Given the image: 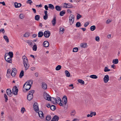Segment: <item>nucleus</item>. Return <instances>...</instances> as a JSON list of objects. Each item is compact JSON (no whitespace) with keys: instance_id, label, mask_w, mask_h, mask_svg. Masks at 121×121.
Wrapping results in <instances>:
<instances>
[{"instance_id":"1","label":"nucleus","mask_w":121,"mask_h":121,"mask_svg":"<svg viewBox=\"0 0 121 121\" xmlns=\"http://www.w3.org/2000/svg\"><path fill=\"white\" fill-rule=\"evenodd\" d=\"M59 101V104L60 105L62 106L66 105L67 102V96L65 95H64L62 101L60 99Z\"/></svg>"},{"instance_id":"2","label":"nucleus","mask_w":121,"mask_h":121,"mask_svg":"<svg viewBox=\"0 0 121 121\" xmlns=\"http://www.w3.org/2000/svg\"><path fill=\"white\" fill-rule=\"evenodd\" d=\"M50 99V101H51L53 104H55L56 103L59 104L60 98L58 97H56V98H55L54 97H51Z\"/></svg>"},{"instance_id":"3","label":"nucleus","mask_w":121,"mask_h":121,"mask_svg":"<svg viewBox=\"0 0 121 121\" xmlns=\"http://www.w3.org/2000/svg\"><path fill=\"white\" fill-rule=\"evenodd\" d=\"M35 92L34 90L30 91L28 93L27 96V99L28 100H30L33 98V94Z\"/></svg>"},{"instance_id":"4","label":"nucleus","mask_w":121,"mask_h":121,"mask_svg":"<svg viewBox=\"0 0 121 121\" xmlns=\"http://www.w3.org/2000/svg\"><path fill=\"white\" fill-rule=\"evenodd\" d=\"M74 16L72 14H71L69 17V22L71 25L73 23L74 20Z\"/></svg>"},{"instance_id":"5","label":"nucleus","mask_w":121,"mask_h":121,"mask_svg":"<svg viewBox=\"0 0 121 121\" xmlns=\"http://www.w3.org/2000/svg\"><path fill=\"white\" fill-rule=\"evenodd\" d=\"M8 54H5L4 56L5 59L6 61L8 62L9 63H11L12 62L11 58L7 56Z\"/></svg>"},{"instance_id":"6","label":"nucleus","mask_w":121,"mask_h":121,"mask_svg":"<svg viewBox=\"0 0 121 121\" xmlns=\"http://www.w3.org/2000/svg\"><path fill=\"white\" fill-rule=\"evenodd\" d=\"M44 99L48 101H50V99L51 97L47 93H44Z\"/></svg>"},{"instance_id":"7","label":"nucleus","mask_w":121,"mask_h":121,"mask_svg":"<svg viewBox=\"0 0 121 121\" xmlns=\"http://www.w3.org/2000/svg\"><path fill=\"white\" fill-rule=\"evenodd\" d=\"M51 35L50 32L48 31H45L43 33L44 36L46 38H48Z\"/></svg>"},{"instance_id":"8","label":"nucleus","mask_w":121,"mask_h":121,"mask_svg":"<svg viewBox=\"0 0 121 121\" xmlns=\"http://www.w3.org/2000/svg\"><path fill=\"white\" fill-rule=\"evenodd\" d=\"M18 90L17 87L15 86L13 88L12 92L15 95H16L17 94Z\"/></svg>"},{"instance_id":"9","label":"nucleus","mask_w":121,"mask_h":121,"mask_svg":"<svg viewBox=\"0 0 121 121\" xmlns=\"http://www.w3.org/2000/svg\"><path fill=\"white\" fill-rule=\"evenodd\" d=\"M17 73V70L15 68H12L11 74L12 76L14 77L16 75Z\"/></svg>"},{"instance_id":"10","label":"nucleus","mask_w":121,"mask_h":121,"mask_svg":"<svg viewBox=\"0 0 121 121\" xmlns=\"http://www.w3.org/2000/svg\"><path fill=\"white\" fill-rule=\"evenodd\" d=\"M31 86L27 84H24L23 86V89H25L26 91L29 90L31 87Z\"/></svg>"},{"instance_id":"11","label":"nucleus","mask_w":121,"mask_h":121,"mask_svg":"<svg viewBox=\"0 0 121 121\" xmlns=\"http://www.w3.org/2000/svg\"><path fill=\"white\" fill-rule=\"evenodd\" d=\"M36 103H35L33 105V108L34 110L36 112H38L39 108Z\"/></svg>"},{"instance_id":"12","label":"nucleus","mask_w":121,"mask_h":121,"mask_svg":"<svg viewBox=\"0 0 121 121\" xmlns=\"http://www.w3.org/2000/svg\"><path fill=\"white\" fill-rule=\"evenodd\" d=\"M109 80V77L108 75H105L104 78V81L105 83L107 82Z\"/></svg>"},{"instance_id":"13","label":"nucleus","mask_w":121,"mask_h":121,"mask_svg":"<svg viewBox=\"0 0 121 121\" xmlns=\"http://www.w3.org/2000/svg\"><path fill=\"white\" fill-rule=\"evenodd\" d=\"M59 119V117L58 116L55 115L52 118L51 121H58Z\"/></svg>"},{"instance_id":"14","label":"nucleus","mask_w":121,"mask_h":121,"mask_svg":"<svg viewBox=\"0 0 121 121\" xmlns=\"http://www.w3.org/2000/svg\"><path fill=\"white\" fill-rule=\"evenodd\" d=\"M24 66L25 68V69L26 70L28 69L29 67V65L28 63V62H26L25 63H23Z\"/></svg>"},{"instance_id":"15","label":"nucleus","mask_w":121,"mask_h":121,"mask_svg":"<svg viewBox=\"0 0 121 121\" xmlns=\"http://www.w3.org/2000/svg\"><path fill=\"white\" fill-rule=\"evenodd\" d=\"M42 86L44 89H46L47 88V85L44 82H42Z\"/></svg>"},{"instance_id":"16","label":"nucleus","mask_w":121,"mask_h":121,"mask_svg":"<svg viewBox=\"0 0 121 121\" xmlns=\"http://www.w3.org/2000/svg\"><path fill=\"white\" fill-rule=\"evenodd\" d=\"M43 46L46 47H48L49 45V43L47 41H44L43 43Z\"/></svg>"},{"instance_id":"17","label":"nucleus","mask_w":121,"mask_h":121,"mask_svg":"<svg viewBox=\"0 0 121 121\" xmlns=\"http://www.w3.org/2000/svg\"><path fill=\"white\" fill-rule=\"evenodd\" d=\"M38 115L39 117L41 119H43V114L41 111H39L38 112Z\"/></svg>"},{"instance_id":"18","label":"nucleus","mask_w":121,"mask_h":121,"mask_svg":"<svg viewBox=\"0 0 121 121\" xmlns=\"http://www.w3.org/2000/svg\"><path fill=\"white\" fill-rule=\"evenodd\" d=\"M33 81L32 80H30L27 81L24 84H28L29 85L31 86L32 84Z\"/></svg>"},{"instance_id":"19","label":"nucleus","mask_w":121,"mask_h":121,"mask_svg":"<svg viewBox=\"0 0 121 121\" xmlns=\"http://www.w3.org/2000/svg\"><path fill=\"white\" fill-rule=\"evenodd\" d=\"M6 54H8V55H7V56H8L12 58L13 57V53L12 52H9L8 53H7Z\"/></svg>"},{"instance_id":"20","label":"nucleus","mask_w":121,"mask_h":121,"mask_svg":"<svg viewBox=\"0 0 121 121\" xmlns=\"http://www.w3.org/2000/svg\"><path fill=\"white\" fill-rule=\"evenodd\" d=\"M6 92L7 94L9 96H11V89H7L6 91Z\"/></svg>"},{"instance_id":"21","label":"nucleus","mask_w":121,"mask_h":121,"mask_svg":"<svg viewBox=\"0 0 121 121\" xmlns=\"http://www.w3.org/2000/svg\"><path fill=\"white\" fill-rule=\"evenodd\" d=\"M56 10L58 11H60L61 10V7L58 5H56L55 7Z\"/></svg>"},{"instance_id":"22","label":"nucleus","mask_w":121,"mask_h":121,"mask_svg":"<svg viewBox=\"0 0 121 121\" xmlns=\"http://www.w3.org/2000/svg\"><path fill=\"white\" fill-rule=\"evenodd\" d=\"M96 115V112H91L90 114H88L87 115V117H92L93 115L95 116Z\"/></svg>"},{"instance_id":"23","label":"nucleus","mask_w":121,"mask_h":121,"mask_svg":"<svg viewBox=\"0 0 121 121\" xmlns=\"http://www.w3.org/2000/svg\"><path fill=\"white\" fill-rule=\"evenodd\" d=\"M56 17H54L53 20L52 21V24L53 26L55 25V24L56 23Z\"/></svg>"},{"instance_id":"24","label":"nucleus","mask_w":121,"mask_h":121,"mask_svg":"<svg viewBox=\"0 0 121 121\" xmlns=\"http://www.w3.org/2000/svg\"><path fill=\"white\" fill-rule=\"evenodd\" d=\"M87 46V44L86 43H81L80 44L81 47L82 48H85Z\"/></svg>"},{"instance_id":"25","label":"nucleus","mask_w":121,"mask_h":121,"mask_svg":"<svg viewBox=\"0 0 121 121\" xmlns=\"http://www.w3.org/2000/svg\"><path fill=\"white\" fill-rule=\"evenodd\" d=\"M26 42L31 47L33 45V43L31 40H27V41Z\"/></svg>"},{"instance_id":"26","label":"nucleus","mask_w":121,"mask_h":121,"mask_svg":"<svg viewBox=\"0 0 121 121\" xmlns=\"http://www.w3.org/2000/svg\"><path fill=\"white\" fill-rule=\"evenodd\" d=\"M43 35V33L42 31H40L38 33V37H41Z\"/></svg>"},{"instance_id":"27","label":"nucleus","mask_w":121,"mask_h":121,"mask_svg":"<svg viewBox=\"0 0 121 121\" xmlns=\"http://www.w3.org/2000/svg\"><path fill=\"white\" fill-rule=\"evenodd\" d=\"M48 7L51 9L53 10L54 9V7L53 5L51 4H48Z\"/></svg>"},{"instance_id":"28","label":"nucleus","mask_w":121,"mask_h":121,"mask_svg":"<svg viewBox=\"0 0 121 121\" xmlns=\"http://www.w3.org/2000/svg\"><path fill=\"white\" fill-rule=\"evenodd\" d=\"M3 38L7 43H8L9 42V39L7 36L4 35L3 36Z\"/></svg>"},{"instance_id":"29","label":"nucleus","mask_w":121,"mask_h":121,"mask_svg":"<svg viewBox=\"0 0 121 121\" xmlns=\"http://www.w3.org/2000/svg\"><path fill=\"white\" fill-rule=\"evenodd\" d=\"M65 74L67 77H69L70 76V74L69 72L67 70H66L65 71Z\"/></svg>"},{"instance_id":"30","label":"nucleus","mask_w":121,"mask_h":121,"mask_svg":"<svg viewBox=\"0 0 121 121\" xmlns=\"http://www.w3.org/2000/svg\"><path fill=\"white\" fill-rule=\"evenodd\" d=\"M90 77L93 79H96L97 78V76L95 75H90Z\"/></svg>"},{"instance_id":"31","label":"nucleus","mask_w":121,"mask_h":121,"mask_svg":"<svg viewBox=\"0 0 121 121\" xmlns=\"http://www.w3.org/2000/svg\"><path fill=\"white\" fill-rule=\"evenodd\" d=\"M96 27L95 26L93 25L91 26L90 28V29L91 31H93L95 30Z\"/></svg>"},{"instance_id":"32","label":"nucleus","mask_w":121,"mask_h":121,"mask_svg":"<svg viewBox=\"0 0 121 121\" xmlns=\"http://www.w3.org/2000/svg\"><path fill=\"white\" fill-rule=\"evenodd\" d=\"M76 27H79L81 26H82V25L79 22H78L76 23Z\"/></svg>"},{"instance_id":"33","label":"nucleus","mask_w":121,"mask_h":121,"mask_svg":"<svg viewBox=\"0 0 121 121\" xmlns=\"http://www.w3.org/2000/svg\"><path fill=\"white\" fill-rule=\"evenodd\" d=\"M40 16L38 15H36L35 17V19L37 21H39L40 18Z\"/></svg>"},{"instance_id":"34","label":"nucleus","mask_w":121,"mask_h":121,"mask_svg":"<svg viewBox=\"0 0 121 121\" xmlns=\"http://www.w3.org/2000/svg\"><path fill=\"white\" fill-rule=\"evenodd\" d=\"M118 60L117 59L113 60L112 61V62L114 64H117L118 63Z\"/></svg>"},{"instance_id":"35","label":"nucleus","mask_w":121,"mask_h":121,"mask_svg":"<svg viewBox=\"0 0 121 121\" xmlns=\"http://www.w3.org/2000/svg\"><path fill=\"white\" fill-rule=\"evenodd\" d=\"M65 10H63L61 11L60 13V15L61 16H63L65 14Z\"/></svg>"},{"instance_id":"36","label":"nucleus","mask_w":121,"mask_h":121,"mask_svg":"<svg viewBox=\"0 0 121 121\" xmlns=\"http://www.w3.org/2000/svg\"><path fill=\"white\" fill-rule=\"evenodd\" d=\"M67 8H71L73 7L72 4L70 3L67 4Z\"/></svg>"},{"instance_id":"37","label":"nucleus","mask_w":121,"mask_h":121,"mask_svg":"<svg viewBox=\"0 0 121 121\" xmlns=\"http://www.w3.org/2000/svg\"><path fill=\"white\" fill-rule=\"evenodd\" d=\"M24 75V71L23 70H22L21 71L20 75L19 77L20 78H22Z\"/></svg>"},{"instance_id":"38","label":"nucleus","mask_w":121,"mask_h":121,"mask_svg":"<svg viewBox=\"0 0 121 121\" xmlns=\"http://www.w3.org/2000/svg\"><path fill=\"white\" fill-rule=\"evenodd\" d=\"M61 66L60 65L57 66L56 68V70H59L61 68Z\"/></svg>"},{"instance_id":"39","label":"nucleus","mask_w":121,"mask_h":121,"mask_svg":"<svg viewBox=\"0 0 121 121\" xmlns=\"http://www.w3.org/2000/svg\"><path fill=\"white\" fill-rule=\"evenodd\" d=\"M51 118V117L50 115L47 116L46 117V120L47 121H49Z\"/></svg>"},{"instance_id":"40","label":"nucleus","mask_w":121,"mask_h":121,"mask_svg":"<svg viewBox=\"0 0 121 121\" xmlns=\"http://www.w3.org/2000/svg\"><path fill=\"white\" fill-rule=\"evenodd\" d=\"M76 113L75 111L74 110H73L72 111L70 114L72 116H73L75 115Z\"/></svg>"},{"instance_id":"41","label":"nucleus","mask_w":121,"mask_h":121,"mask_svg":"<svg viewBox=\"0 0 121 121\" xmlns=\"http://www.w3.org/2000/svg\"><path fill=\"white\" fill-rule=\"evenodd\" d=\"M37 49V46L35 44L33 47V50L35 51H36Z\"/></svg>"},{"instance_id":"42","label":"nucleus","mask_w":121,"mask_h":121,"mask_svg":"<svg viewBox=\"0 0 121 121\" xmlns=\"http://www.w3.org/2000/svg\"><path fill=\"white\" fill-rule=\"evenodd\" d=\"M56 107L54 105H52L50 107L51 109L53 111H54Z\"/></svg>"},{"instance_id":"43","label":"nucleus","mask_w":121,"mask_h":121,"mask_svg":"<svg viewBox=\"0 0 121 121\" xmlns=\"http://www.w3.org/2000/svg\"><path fill=\"white\" fill-rule=\"evenodd\" d=\"M78 82L82 84H83L84 83V81L82 79H78Z\"/></svg>"},{"instance_id":"44","label":"nucleus","mask_w":121,"mask_h":121,"mask_svg":"<svg viewBox=\"0 0 121 121\" xmlns=\"http://www.w3.org/2000/svg\"><path fill=\"white\" fill-rule=\"evenodd\" d=\"M104 71L105 72H107L110 71V69H108L107 67H105L104 68Z\"/></svg>"},{"instance_id":"45","label":"nucleus","mask_w":121,"mask_h":121,"mask_svg":"<svg viewBox=\"0 0 121 121\" xmlns=\"http://www.w3.org/2000/svg\"><path fill=\"white\" fill-rule=\"evenodd\" d=\"M78 48H74L73 49V52H76L78 51Z\"/></svg>"},{"instance_id":"46","label":"nucleus","mask_w":121,"mask_h":121,"mask_svg":"<svg viewBox=\"0 0 121 121\" xmlns=\"http://www.w3.org/2000/svg\"><path fill=\"white\" fill-rule=\"evenodd\" d=\"M19 17L21 19H23L24 17V16L23 14H20Z\"/></svg>"},{"instance_id":"47","label":"nucleus","mask_w":121,"mask_h":121,"mask_svg":"<svg viewBox=\"0 0 121 121\" xmlns=\"http://www.w3.org/2000/svg\"><path fill=\"white\" fill-rule=\"evenodd\" d=\"M25 111V109L23 107L21 109V112L22 113H23Z\"/></svg>"},{"instance_id":"48","label":"nucleus","mask_w":121,"mask_h":121,"mask_svg":"<svg viewBox=\"0 0 121 121\" xmlns=\"http://www.w3.org/2000/svg\"><path fill=\"white\" fill-rule=\"evenodd\" d=\"M82 17V16L79 14H78L77 15V19H79Z\"/></svg>"},{"instance_id":"49","label":"nucleus","mask_w":121,"mask_h":121,"mask_svg":"<svg viewBox=\"0 0 121 121\" xmlns=\"http://www.w3.org/2000/svg\"><path fill=\"white\" fill-rule=\"evenodd\" d=\"M95 39L96 41L99 42V36H97L95 38Z\"/></svg>"},{"instance_id":"50","label":"nucleus","mask_w":121,"mask_h":121,"mask_svg":"<svg viewBox=\"0 0 121 121\" xmlns=\"http://www.w3.org/2000/svg\"><path fill=\"white\" fill-rule=\"evenodd\" d=\"M26 3H27L31 4L32 3V2L31 0H28L27 1Z\"/></svg>"},{"instance_id":"51","label":"nucleus","mask_w":121,"mask_h":121,"mask_svg":"<svg viewBox=\"0 0 121 121\" xmlns=\"http://www.w3.org/2000/svg\"><path fill=\"white\" fill-rule=\"evenodd\" d=\"M60 32H62V33H63V32L64 31V28H61L60 29Z\"/></svg>"},{"instance_id":"52","label":"nucleus","mask_w":121,"mask_h":121,"mask_svg":"<svg viewBox=\"0 0 121 121\" xmlns=\"http://www.w3.org/2000/svg\"><path fill=\"white\" fill-rule=\"evenodd\" d=\"M4 97L5 99V101L6 102L8 100L7 96L6 94H4Z\"/></svg>"},{"instance_id":"53","label":"nucleus","mask_w":121,"mask_h":121,"mask_svg":"<svg viewBox=\"0 0 121 121\" xmlns=\"http://www.w3.org/2000/svg\"><path fill=\"white\" fill-rule=\"evenodd\" d=\"M89 22H86L85 23L84 25V26L85 27H87L89 24Z\"/></svg>"},{"instance_id":"54","label":"nucleus","mask_w":121,"mask_h":121,"mask_svg":"<svg viewBox=\"0 0 121 121\" xmlns=\"http://www.w3.org/2000/svg\"><path fill=\"white\" fill-rule=\"evenodd\" d=\"M48 18V15H46L43 16V19L45 20H47Z\"/></svg>"},{"instance_id":"55","label":"nucleus","mask_w":121,"mask_h":121,"mask_svg":"<svg viewBox=\"0 0 121 121\" xmlns=\"http://www.w3.org/2000/svg\"><path fill=\"white\" fill-rule=\"evenodd\" d=\"M67 3H64L63 5V7L65 8H67Z\"/></svg>"},{"instance_id":"56","label":"nucleus","mask_w":121,"mask_h":121,"mask_svg":"<svg viewBox=\"0 0 121 121\" xmlns=\"http://www.w3.org/2000/svg\"><path fill=\"white\" fill-rule=\"evenodd\" d=\"M29 36V35L27 33H26L24 35V36L25 37H28Z\"/></svg>"},{"instance_id":"57","label":"nucleus","mask_w":121,"mask_h":121,"mask_svg":"<svg viewBox=\"0 0 121 121\" xmlns=\"http://www.w3.org/2000/svg\"><path fill=\"white\" fill-rule=\"evenodd\" d=\"M18 4L17 3V2H15L14 4V5L15 7L16 8H18V7H17L18 6Z\"/></svg>"},{"instance_id":"58","label":"nucleus","mask_w":121,"mask_h":121,"mask_svg":"<svg viewBox=\"0 0 121 121\" xmlns=\"http://www.w3.org/2000/svg\"><path fill=\"white\" fill-rule=\"evenodd\" d=\"M23 63H25L26 62H28L27 59H26L25 60H23Z\"/></svg>"},{"instance_id":"59","label":"nucleus","mask_w":121,"mask_h":121,"mask_svg":"<svg viewBox=\"0 0 121 121\" xmlns=\"http://www.w3.org/2000/svg\"><path fill=\"white\" fill-rule=\"evenodd\" d=\"M0 31L1 32H2L3 33H4L5 31L3 28H2L0 30Z\"/></svg>"},{"instance_id":"60","label":"nucleus","mask_w":121,"mask_h":121,"mask_svg":"<svg viewBox=\"0 0 121 121\" xmlns=\"http://www.w3.org/2000/svg\"><path fill=\"white\" fill-rule=\"evenodd\" d=\"M26 59H27V57L26 56H23L22 57L23 60H25Z\"/></svg>"},{"instance_id":"61","label":"nucleus","mask_w":121,"mask_h":121,"mask_svg":"<svg viewBox=\"0 0 121 121\" xmlns=\"http://www.w3.org/2000/svg\"><path fill=\"white\" fill-rule=\"evenodd\" d=\"M44 8L46 10H48V7L47 5H45Z\"/></svg>"},{"instance_id":"62","label":"nucleus","mask_w":121,"mask_h":121,"mask_svg":"<svg viewBox=\"0 0 121 121\" xmlns=\"http://www.w3.org/2000/svg\"><path fill=\"white\" fill-rule=\"evenodd\" d=\"M31 70L32 71H34L35 69V67H33L31 68Z\"/></svg>"},{"instance_id":"63","label":"nucleus","mask_w":121,"mask_h":121,"mask_svg":"<svg viewBox=\"0 0 121 121\" xmlns=\"http://www.w3.org/2000/svg\"><path fill=\"white\" fill-rule=\"evenodd\" d=\"M67 11L69 13H72L71 11L69 9H68Z\"/></svg>"},{"instance_id":"64","label":"nucleus","mask_w":121,"mask_h":121,"mask_svg":"<svg viewBox=\"0 0 121 121\" xmlns=\"http://www.w3.org/2000/svg\"><path fill=\"white\" fill-rule=\"evenodd\" d=\"M11 71V70L10 69H8L7 70V73H10Z\"/></svg>"}]
</instances>
